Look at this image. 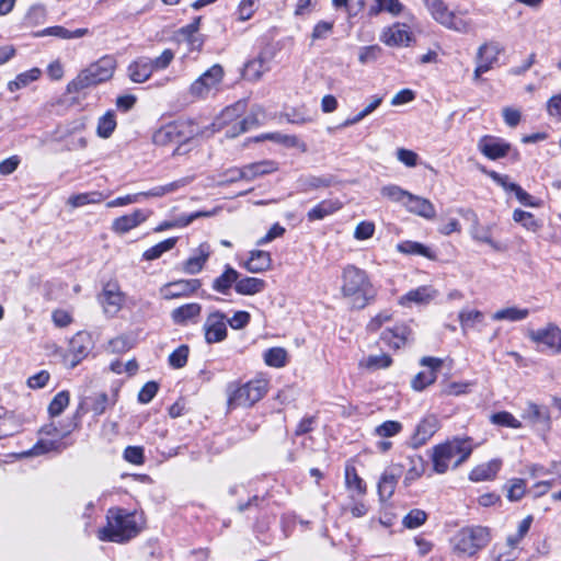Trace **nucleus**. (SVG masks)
Wrapping results in <instances>:
<instances>
[{
    "instance_id": "nucleus-1",
    "label": "nucleus",
    "mask_w": 561,
    "mask_h": 561,
    "mask_svg": "<svg viewBox=\"0 0 561 561\" xmlns=\"http://www.w3.org/2000/svg\"><path fill=\"white\" fill-rule=\"evenodd\" d=\"M341 294L353 309H364L375 300L377 290L366 271L348 264L342 271Z\"/></svg>"
},
{
    "instance_id": "nucleus-2",
    "label": "nucleus",
    "mask_w": 561,
    "mask_h": 561,
    "mask_svg": "<svg viewBox=\"0 0 561 561\" xmlns=\"http://www.w3.org/2000/svg\"><path fill=\"white\" fill-rule=\"evenodd\" d=\"M473 450L470 437H455L432 449L431 459L436 473L443 474L449 468H457L465 462Z\"/></svg>"
},
{
    "instance_id": "nucleus-3",
    "label": "nucleus",
    "mask_w": 561,
    "mask_h": 561,
    "mask_svg": "<svg viewBox=\"0 0 561 561\" xmlns=\"http://www.w3.org/2000/svg\"><path fill=\"white\" fill-rule=\"evenodd\" d=\"M107 525L99 530L102 541L125 542L139 533L136 515L122 508H111L106 515Z\"/></svg>"
},
{
    "instance_id": "nucleus-4",
    "label": "nucleus",
    "mask_w": 561,
    "mask_h": 561,
    "mask_svg": "<svg viewBox=\"0 0 561 561\" xmlns=\"http://www.w3.org/2000/svg\"><path fill=\"white\" fill-rule=\"evenodd\" d=\"M116 59L111 55L101 57L95 62L81 70L79 75L68 83L69 93H78L90 87L98 85L110 80L116 69Z\"/></svg>"
},
{
    "instance_id": "nucleus-5",
    "label": "nucleus",
    "mask_w": 561,
    "mask_h": 561,
    "mask_svg": "<svg viewBox=\"0 0 561 561\" xmlns=\"http://www.w3.org/2000/svg\"><path fill=\"white\" fill-rule=\"evenodd\" d=\"M491 541V533L484 526H466L451 538L454 552L461 557H473Z\"/></svg>"
},
{
    "instance_id": "nucleus-6",
    "label": "nucleus",
    "mask_w": 561,
    "mask_h": 561,
    "mask_svg": "<svg viewBox=\"0 0 561 561\" xmlns=\"http://www.w3.org/2000/svg\"><path fill=\"white\" fill-rule=\"evenodd\" d=\"M265 379H252L244 383H230L227 387L228 410L250 408L259 402L267 392Z\"/></svg>"
},
{
    "instance_id": "nucleus-7",
    "label": "nucleus",
    "mask_w": 561,
    "mask_h": 561,
    "mask_svg": "<svg viewBox=\"0 0 561 561\" xmlns=\"http://www.w3.org/2000/svg\"><path fill=\"white\" fill-rule=\"evenodd\" d=\"M174 57L175 54L170 48L164 49L156 58L140 56L128 65L127 76L135 83H144L150 79L153 72L165 70L174 60Z\"/></svg>"
},
{
    "instance_id": "nucleus-8",
    "label": "nucleus",
    "mask_w": 561,
    "mask_h": 561,
    "mask_svg": "<svg viewBox=\"0 0 561 561\" xmlns=\"http://www.w3.org/2000/svg\"><path fill=\"white\" fill-rule=\"evenodd\" d=\"M199 133L193 129L192 125L168 124L153 134V142L158 146L178 144L173 154H184L191 149V144Z\"/></svg>"
},
{
    "instance_id": "nucleus-9",
    "label": "nucleus",
    "mask_w": 561,
    "mask_h": 561,
    "mask_svg": "<svg viewBox=\"0 0 561 561\" xmlns=\"http://www.w3.org/2000/svg\"><path fill=\"white\" fill-rule=\"evenodd\" d=\"M243 111V104L237 103L234 105L226 107L216 121L201 131V135L209 136L221 129H226V136L229 138L237 137L241 133L249 129V118H241Z\"/></svg>"
},
{
    "instance_id": "nucleus-10",
    "label": "nucleus",
    "mask_w": 561,
    "mask_h": 561,
    "mask_svg": "<svg viewBox=\"0 0 561 561\" xmlns=\"http://www.w3.org/2000/svg\"><path fill=\"white\" fill-rule=\"evenodd\" d=\"M224 75V68L220 65H213L192 82L188 89L190 95L197 100L215 96L221 90Z\"/></svg>"
},
{
    "instance_id": "nucleus-11",
    "label": "nucleus",
    "mask_w": 561,
    "mask_h": 561,
    "mask_svg": "<svg viewBox=\"0 0 561 561\" xmlns=\"http://www.w3.org/2000/svg\"><path fill=\"white\" fill-rule=\"evenodd\" d=\"M432 18L443 26L458 33H468L471 22L459 19L454 11H450L443 0H424Z\"/></svg>"
},
{
    "instance_id": "nucleus-12",
    "label": "nucleus",
    "mask_w": 561,
    "mask_h": 561,
    "mask_svg": "<svg viewBox=\"0 0 561 561\" xmlns=\"http://www.w3.org/2000/svg\"><path fill=\"white\" fill-rule=\"evenodd\" d=\"M93 340L90 333L80 331L73 335L69 342V348L64 359L65 363L73 368L84 359L93 348Z\"/></svg>"
},
{
    "instance_id": "nucleus-13",
    "label": "nucleus",
    "mask_w": 561,
    "mask_h": 561,
    "mask_svg": "<svg viewBox=\"0 0 561 561\" xmlns=\"http://www.w3.org/2000/svg\"><path fill=\"white\" fill-rule=\"evenodd\" d=\"M503 47L496 42H488L482 44L477 53V67L473 72V79L479 80L481 76L491 70L497 62Z\"/></svg>"
},
{
    "instance_id": "nucleus-14",
    "label": "nucleus",
    "mask_w": 561,
    "mask_h": 561,
    "mask_svg": "<svg viewBox=\"0 0 561 561\" xmlns=\"http://www.w3.org/2000/svg\"><path fill=\"white\" fill-rule=\"evenodd\" d=\"M203 331L207 344L226 340L228 335L226 314L219 310L210 312L203 324Z\"/></svg>"
},
{
    "instance_id": "nucleus-15",
    "label": "nucleus",
    "mask_w": 561,
    "mask_h": 561,
    "mask_svg": "<svg viewBox=\"0 0 561 561\" xmlns=\"http://www.w3.org/2000/svg\"><path fill=\"white\" fill-rule=\"evenodd\" d=\"M116 403V396L114 394L112 398H110L105 392H96L92 393L88 397H84L77 410L76 415L80 416L85 413H92L94 417H98L105 413V411L115 405Z\"/></svg>"
},
{
    "instance_id": "nucleus-16",
    "label": "nucleus",
    "mask_w": 561,
    "mask_h": 561,
    "mask_svg": "<svg viewBox=\"0 0 561 561\" xmlns=\"http://www.w3.org/2000/svg\"><path fill=\"white\" fill-rule=\"evenodd\" d=\"M380 41L390 47L409 46L413 41L410 24L397 22L383 28Z\"/></svg>"
},
{
    "instance_id": "nucleus-17",
    "label": "nucleus",
    "mask_w": 561,
    "mask_h": 561,
    "mask_svg": "<svg viewBox=\"0 0 561 561\" xmlns=\"http://www.w3.org/2000/svg\"><path fill=\"white\" fill-rule=\"evenodd\" d=\"M523 419L542 435L547 434L551 428V416L547 407L528 402L524 410Z\"/></svg>"
},
{
    "instance_id": "nucleus-18",
    "label": "nucleus",
    "mask_w": 561,
    "mask_h": 561,
    "mask_svg": "<svg viewBox=\"0 0 561 561\" xmlns=\"http://www.w3.org/2000/svg\"><path fill=\"white\" fill-rule=\"evenodd\" d=\"M422 366H425L428 368V370L420 371L414 376V378L411 381V387L415 391H422L427 386L434 383L437 378V371L440 369L443 365V360L437 357H423L420 362Z\"/></svg>"
},
{
    "instance_id": "nucleus-19",
    "label": "nucleus",
    "mask_w": 561,
    "mask_h": 561,
    "mask_svg": "<svg viewBox=\"0 0 561 561\" xmlns=\"http://www.w3.org/2000/svg\"><path fill=\"white\" fill-rule=\"evenodd\" d=\"M529 337L535 343L545 344L554 353H561V329L549 323L546 328L529 332Z\"/></svg>"
},
{
    "instance_id": "nucleus-20",
    "label": "nucleus",
    "mask_w": 561,
    "mask_h": 561,
    "mask_svg": "<svg viewBox=\"0 0 561 561\" xmlns=\"http://www.w3.org/2000/svg\"><path fill=\"white\" fill-rule=\"evenodd\" d=\"M438 296V290L431 285L420 286L411 289L405 295L399 298V305L402 307H411L412 305L424 306L428 305Z\"/></svg>"
},
{
    "instance_id": "nucleus-21",
    "label": "nucleus",
    "mask_w": 561,
    "mask_h": 561,
    "mask_svg": "<svg viewBox=\"0 0 561 561\" xmlns=\"http://www.w3.org/2000/svg\"><path fill=\"white\" fill-rule=\"evenodd\" d=\"M480 151L491 160L507 156L512 149L510 142L494 136H484L479 141Z\"/></svg>"
},
{
    "instance_id": "nucleus-22",
    "label": "nucleus",
    "mask_w": 561,
    "mask_h": 561,
    "mask_svg": "<svg viewBox=\"0 0 561 561\" xmlns=\"http://www.w3.org/2000/svg\"><path fill=\"white\" fill-rule=\"evenodd\" d=\"M150 214L151 211L147 209H136L131 214L114 219L112 222V230L118 234L127 233L131 229L145 222Z\"/></svg>"
},
{
    "instance_id": "nucleus-23",
    "label": "nucleus",
    "mask_w": 561,
    "mask_h": 561,
    "mask_svg": "<svg viewBox=\"0 0 561 561\" xmlns=\"http://www.w3.org/2000/svg\"><path fill=\"white\" fill-rule=\"evenodd\" d=\"M201 287L199 279H180L171 282L161 288L164 299L170 300L195 293Z\"/></svg>"
},
{
    "instance_id": "nucleus-24",
    "label": "nucleus",
    "mask_w": 561,
    "mask_h": 561,
    "mask_svg": "<svg viewBox=\"0 0 561 561\" xmlns=\"http://www.w3.org/2000/svg\"><path fill=\"white\" fill-rule=\"evenodd\" d=\"M411 336V328L405 323H398L392 328H387L381 333L380 340L389 347L400 348L408 343Z\"/></svg>"
},
{
    "instance_id": "nucleus-25",
    "label": "nucleus",
    "mask_w": 561,
    "mask_h": 561,
    "mask_svg": "<svg viewBox=\"0 0 561 561\" xmlns=\"http://www.w3.org/2000/svg\"><path fill=\"white\" fill-rule=\"evenodd\" d=\"M178 186H179L178 182H173L168 185L154 187L147 193L129 194V195L121 196V197L110 201L106 204V207L113 208V207L126 206V205L138 202L140 196H153V197L162 196L167 193L173 192Z\"/></svg>"
},
{
    "instance_id": "nucleus-26",
    "label": "nucleus",
    "mask_w": 561,
    "mask_h": 561,
    "mask_svg": "<svg viewBox=\"0 0 561 561\" xmlns=\"http://www.w3.org/2000/svg\"><path fill=\"white\" fill-rule=\"evenodd\" d=\"M401 472L402 468L400 466H392L383 471L378 481V494L380 501L385 502L393 495Z\"/></svg>"
},
{
    "instance_id": "nucleus-27",
    "label": "nucleus",
    "mask_w": 561,
    "mask_h": 561,
    "mask_svg": "<svg viewBox=\"0 0 561 561\" xmlns=\"http://www.w3.org/2000/svg\"><path fill=\"white\" fill-rule=\"evenodd\" d=\"M100 301L106 314L115 316L122 308L123 294L116 285L107 284L100 296Z\"/></svg>"
},
{
    "instance_id": "nucleus-28",
    "label": "nucleus",
    "mask_w": 561,
    "mask_h": 561,
    "mask_svg": "<svg viewBox=\"0 0 561 561\" xmlns=\"http://www.w3.org/2000/svg\"><path fill=\"white\" fill-rule=\"evenodd\" d=\"M404 206L410 213H413L427 220H432L436 216L434 205L426 198L413 195L410 193L408 199L404 201Z\"/></svg>"
},
{
    "instance_id": "nucleus-29",
    "label": "nucleus",
    "mask_w": 561,
    "mask_h": 561,
    "mask_svg": "<svg viewBox=\"0 0 561 561\" xmlns=\"http://www.w3.org/2000/svg\"><path fill=\"white\" fill-rule=\"evenodd\" d=\"M202 312V306L197 302L182 305L171 312L174 324L186 325L188 322H196Z\"/></svg>"
},
{
    "instance_id": "nucleus-30",
    "label": "nucleus",
    "mask_w": 561,
    "mask_h": 561,
    "mask_svg": "<svg viewBox=\"0 0 561 561\" xmlns=\"http://www.w3.org/2000/svg\"><path fill=\"white\" fill-rule=\"evenodd\" d=\"M501 467V459H492L488 462L474 467L469 473V479L473 482L493 480L497 476Z\"/></svg>"
},
{
    "instance_id": "nucleus-31",
    "label": "nucleus",
    "mask_w": 561,
    "mask_h": 561,
    "mask_svg": "<svg viewBox=\"0 0 561 561\" xmlns=\"http://www.w3.org/2000/svg\"><path fill=\"white\" fill-rule=\"evenodd\" d=\"M271 254L262 250H253L250 252V257L244 263V267L250 273H262L271 267Z\"/></svg>"
},
{
    "instance_id": "nucleus-32",
    "label": "nucleus",
    "mask_w": 561,
    "mask_h": 561,
    "mask_svg": "<svg viewBox=\"0 0 561 561\" xmlns=\"http://www.w3.org/2000/svg\"><path fill=\"white\" fill-rule=\"evenodd\" d=\"M89 34H90V30L85 28V27L77 28L75 31H69L68 28H66L64 26L56 25V26L46 27V28L37 32L36 36H39V37L55 36V37L62 38V39H73V38L83 37Z\"/></svg>"
},
{
    "instance_id": "nucleus-33",
    "label": "nucleus",
    "mask_w": 561,
    "mask_h": 561,
    "mask_svg": "<svg viewBox=\"0 0 561 561\" xmlns=\"http://www.w3.org/2000/svg\"><path fill=\"white\" fill-rule=\"evenodd\" d=\"M494 181L502 186L507 192H513L515 194V197L518 199L520 204L524 206H530L536 207L539 206V202L528 194L526 191H524L519 185L515 183H508L506 181V178H493Z\"/></svg>"
},
{
    "instance_id": "nucleus-34",
    "label": "nucleus",
    "mask_w": 561,
    "mask_h": 561,
    "mask_svg": "<svg viewBox=\"0 0 561 561\" xmlns=\"http://www.w3.org/2000/svg\"><path fill=\"white\" fill-rule=\"evenodd\" d=\"M342 207L339 201H322L307 213L309 221L322 220Z\"/></svg>"
},
{
    "instance_id": "nucleus-35",
    "label": "nucleus",
    "mask_w": 561,
    "mask_h": 561,
    "mask_svg": "<svg viewBox=\"0 0 561 561\" xmlns=\"http://www.w3.org/2000/svg\"><path fill=\"white\" fill-rule=\"evenodd\" d=\"M268 70V60L263 55H260L245 64L243 76L248 80L256 81Z\"/></svg>"
},
{
    "instance_id": "nucleus-36",
    "label": "nucleus",
    "mask_w": 561,
    "mask_h": 561,
    "mask_svg": "<svg viewBox=\"0 0 561 561\" xmlns=\"http://www.w3.org/2000/svg\"><path fill=\"white\" fill-rule=\"evenodd\" d=\"M471 237L477 242L486 243L495 251H503L505 248L496 242L492 238V229L490 226H482L480 224H474L470 230Z\"/></svg>"
},
{
    "instance_id": "nucleus-37",
    "label": "nucleus",
    "mask_w": 561,
    "mask_h": 561,
    "mask_svg": "<svg viewBox=\"0 0 561 561\" xmlns=\"http://www.w3.org/2000/svg\"><path fill=\"white\" fill-rule=\"evenodd\" d=\"M266 283L257 277L238 278L234 289L240 295H255L265 289Z\"/></svg>"
},
{
    "instance_id": "nucleus-38",
    "label": "nucleus",
    "mask_w": 561,
    "mask_h": 561,
    "mask_svg": "<svg viewBox=\"0 0 561 561\" xmlns=\"http://www.w3.org/2000/svg\"><path fill=\"white\" fill-rule=\"evenodd\" d=\"M238 278L239 273L231 266L227 265L225 272L215 278L213 283V289L224 295L228 294L232 284H237Z\"/></svg>"
},
{
    "instance_id": "nucleus-39",
    "label": "nucleus",
    "mask_w": 561,
    "mask_h": 561,
    "mask_svg": "<svg viewBox=\"0 0 561 561\" xmlns=\"http://www.w3.org/2000/svg\"><path fill=\"white\" fill-rule=\"evenodd\" d=\"M345 484L353 495H364L367 491L364 480L358 476L354 466L345 467Z\"/></svg>"
},
{
    "instance_id": "nucleus-40",
    "label": "nucleus",
    "mask_w": 561,
    "mask_h": 561,
    "mask_svg": "<svg viewBox=\"0 0 561 561\" xmlns=\"http://www.w3.org/2000/svg\"><path fill=\"white\" fill-rule=\"evenodd\" d=\"M397 250L408 255H421L431 260L435 257L434 252L430 248L416 241H402L397 244Z\"/></svg>"
},
{
    "instance_id": "nucleus-41",
    "label": "nucleus",
    "mask_w": 561,
    "mask_h": 561,
    "mask_svg": "<svg viewBox=\"0 0 561 561\" xmlns=\"http://www.w3.org/2000/svg\"><path fill=\"white\" fill-rule=\"evenodd\" d=\"M42 71L39 68H32L27 71L19 73L14 80L9 81L8 90L10 92H14L16 90L23 89L31 84L32 82L39 79Z\"/></svg>"
},
{
    "instance_id": "nucleus-42",
    "label": "nucleus",
    "mask_w": 561,
    "mask_h": 561,
    "mask_svg": "<svg viewBox=\"0 0 561 561\" xmlns=\"http://www.w3.org/2000/svg\"><path fill=\"white\" fill-rule=\"evenodd\" d=\"M117 126L115 112L110 110L98 119L96 135L107 139L112 136Z\"/></svg>"
},
{
    "instance_id": "nucleus-43",
    "label": "nucleus",
    "mask_w": 561,
    "mask_h": 561,
    "mask_svg": "<svg viewBox=\"0 0 561 561\" xmlns=\"http://www.w3.org/2000/svg\"><path fill=\"white\" fill-rule=\"evenodd\" d=\"M277 171L276 162L265 160L243 167V169L240 170V175H267Z\"/></svg>"
},
{
    "instance_id": "nucleus-44",
    "label": "nucleus",
    "mask_w": 561,
    "mask_h": 561,
    "mask_svg": "<svg viewBox=\"0 0 561 561\" xmlns=\"http://www.w3.org/2000/svg\"><path fill=\"white\" fill-rule=\"evenodd\" d=\"M513 219L531 232H538L543 226L542 221L537 219L534 214L522 209L514 210Z\"/></svg>"
},
{
    "instance_id": "nucleus-45",
    "label": "nucleus",
    "mask_w": 561,
    "mask_h": 561,
    "mask_svg": "<svg viewBox=\"0 0 561 561\" xmlns=\"http://www.w3.org/2000/svg\"><path fill=\"white\" fill-rule=\"evenodd\" d=\"M66 447L67 445L60 442V439H41L25 455L39 456L49 451H61Z\"/></svg>"
},
{
    "instance_id": "nucleus-46",
    "label": "nucleus",
    "mask_w": 561,
    "mask_h": 561,
    "mask_svg": "<svg viewBox=\"0 0 561 561\" xmlns=\"http://www.w3.org/2000/svg\"><path fill=\"white\" fill-rule=\"evenodd\" d=\"M263 358L267 366L282 368L287 365L288 353L283 347H271L264 352Z\"/></svg>"
},
{
    "instance_id": "nucleus-47",
    "label": "nucleus",
    "mask_w": 561,
    "mask_h": 561,
    "mask_svg": "<svg viewBox=\"0 0 561 561\" xmlns=\"http://www.w3.org/2000/svg\"><path fill=\"white\" fill-rule=\"evenodd\" d=\"M529 310L528 309H520L517 307H508L501 310H497L493 313L492 319L495 321H520L528 317Z\"/></svg>"
},
{
    "instance_id": "nucleus-48",
    "label": "nucleus",
    "mask_w": 561,
    "mask_h": 561,
    "mask_svg": "<svg viewBox=\"0 0 561 561\" xmlns=\"http://www.w3.org/2000/svg\"><path fill=\"white\" fill-rule=\"evenodd\" d=\"M178 238H168L150 249L146 250L142 254L144 260L153 261L159 259L163 253L172 250L176 244Z\"/></svg>"
},
{
    "instance_id": "nucleus-49",
    "label": "nucleus",
    "mask_w": 561,
    "mask_h": 561,
    "mask_svg": "<svg viewBox=\"0 0 561 561\" xmlns=\"http://www.w3.org/2000/svg\"><path fill=\"white\" fill-rule=\"evenodd\" d=\"M409 460H410V468L408 469L404 480H403V484L405 486L411 485L415 480L420 479L425 470L424 461H423L422 457H420V456L410 457Z\"/></svg>"
},
{
    "instance_id": "nucleus-50",
    "label": "nucleus",
    "mask_w": 561,
    "mask_h": 561,
    "mask_svg": "<svg viewBox=\"0 0 561 561\" xmlns=\"http://www.w3.org/2000/svg\"><path fill=\"white\" fill-rule=\"evenodd\" d=\"M505 489L507 491V499L511 502H517L524 497L527 490V483L524 479L513 478L507 481Z\"/></svg>"
},
{
    "instance_id": "nucleus-51",
    "label": "nucleus",
    "mask_w": 561,
    "mask_h": 561,
    "mask_svg": "<svg viewBox=\"0 0 561 561\" xmlns=\"http://www.w3.org/2000/svg\"><path fill=\"white\" fill-rule=\"evenodd\" d=\"M20 431V423L10 413L0 414V439L14 435Z\"/></svg>"
},
{
    "instance_id": "nucleus-52",
    "label": "nucleus",
    "mask_w": 561,
    "mask_h": 561,
    "mask_svg": "<svg viewBox=\"0 0 561 561\" xmlns=\"http://www.w3.org/2000/svg\"><path fill=\"white\" fill-rule=\"evenodd\" d=\"M377 7L370 9V14H378L381 11H386L392 15H399L403 12L404 5L400 0H375Z\"/></svg>"
},
{
    "instance_id": "nucleus-53",
    "label": "nucleus",
    "mask_w": 561,
    "mask_h": 561,
    "mask_svg": "<svg viewBox=\"0 0 561 561\" xmlns=\"http://www.w3.org/2000/svg\"><path fill=\"white\" fill-rule=\"evenodd\" d=\"M190 347L186 344L180 345L168 358L169 365L174 369L183 368L188 358Z\"/></svg>"
},
{
    "instance_id": "nucleus-54",
    "label": "nucleus",
    "mask_w": 561,
    "mask_h": 561,
    "mask_svg": "<svg viewBox=\"0 0 561 561\" xmlns=\"http://www.w3.org/2000/svg\"><path fill=\"white\" fill-rule=\"evenodd\" d=\"M484 316L479 310H462L459 313V321L463 331L472 329L476 324L481 323Z\"/></svg>"
},
{
    "instance_id": "nucleus-55",
    "label": "nucleus",
    "mask_w": 561,
    "mask_h": 561,
    "mask_svg": "<svg viewBox=\"0 0 561 561\" xmlns=\"http://www.w3.org/2000/svg\"><path fill=\"white\" fill-rule=\"evenodd\" d=\"M491 423L504 427L520 428L522 423L512 413L502 411L490 416Z\"/></svg>"
},
{
    "instance_id": "nucleus-56",
    "label": "nucleus",
    "mask_w": 561,
    "mask_h": 561,
    "mask_svg": "<svg viewBox=\"0 0 561 561\" xmlns=\"http://www.w3.org/2000/svg\"><path fill=\"white\" fill-rule=\"evenodd\" d=\"M102 198V194L98 192L81 193L70 196L68 198V204L73 208H78L91 203H100Z\"/></svg>"
},
{
    "instance_id": "nucleus-57",
    "label": "nucleus",
    "mask_w": 561,
    "mask_h": 561,
    "mask_svg": "<svg viewBox=\"0 0 561 561\" xmlns=\"http://www.w3.org/2000/svg\"><path fill=\"white\" fill-rule=\"evenodd\" d=\"M69 404V392H58L48 405V412L51 416H58Z\"/></svg>"
},
{
    "instance_id": "nucleus-58",
    "label": "nucleus",
    "mask_w": 561,
    "mask_h": 561,
    "mask_svg": "<svg viewBox=\"0 0 561 561\" xmlns=\"http://www.w3.org/2000/svg\"><path fill=\"white\" fill-rule=\"evenodd\" d=\"M46 14L45 5L39 3L33 4L25 15V21L28 25H39L45 22Z\"/></svg>"
},
{
    "instance_id": "nucleus-59",
    "label": "nucleus",
    "mask_w": 561,
    "mask_h": 561,
    "mask_svg": "<svg viewBox=\"0 0 561 561\" xmlns=\"http://www.w3.org/2000/svg\"><path fill=\"white\" fill-rule=\"evenodd\" d=\"M207 259L208 253L204 251H201L199 255L187 259L186 262L184 263L185 273L192 275L199 273L204 264L206 263Z\"/></svg>"
},
{
    "instance_id": "nucleus-60",
    "label": "nucleus",
    "mask_w": 561,
    "mask_h": 561,
    "mask_svg": "<svg viewBox=\"0 0 561 561\" xmlns=\"http://www.w3.org/2000/svg\"><path fill=\"white\" fill-rule=\"evenodd\" d=\"M402 430V424L397 421H386L375 428V434L379 437H392L399 434Z\"/></svg>"
},
{
    "instance_id": "nucleus-61",
    "label": "nucleus",
    "mask_w": 561,
    "mask_h": 561,
    "mask_svg": "<svg viewBox=\"0 0 561 561\" xmlns=\"http://www.w3.org/2000/svg\"><path fill=\"white\" fill-rule=\"evenodd\" d=\"M427 518V515L424 511L422 510H412L410 511L405 517L403 518V525L407 527V528H416V527H420L421 525H423L425 523Z\"/></svg>"
},
{
    "instance_id": "nucleus-62",
    "label": "nucleus",
    "mask_w": 561,
    "mask_h": 561,
    "mask_svg": "<svg viewBox=\"0 0 561 561\" xmlns=\"http://www.w3.org/2000/svg\"><path fill=\"white\" fill-rule=\"evenodd\" d=\"M381 194L393 202H399L404 205V201L408 199L410 193L396 185H388L382 187Z\"/></svg>"
},
{
    "instance_id": "nucleus-63",
    "label": "nucleus",
    "mask_w": 561,
    "mask_h": 561,
    "mask_svg": "<svg viewBox=\"0 0 561 561\" xmlns=\"http://www.w3.org/2000/svg\"><path fill=\"white\" fill-rule=\"evenodd\" d=\"M436 431V420L425 419L423 420L416 427V436L420 440L425 442Z\"/></svg>"
},
{
    "instance_id": "nucleus-64",
    "label": "nucleus",
    "mask_w": 561,
    "mask_h": 561,
    "mask_svg": "<svg viewBox=\"0 0 561 561\" xmlns=\"http://www.w3.org/2000/svg\"><path fill=\"white\" fill-rule=\"evenodd\" d=\"M124 459L133 465H142L145 462V450L140 446H128L124 450Z\"/></svg>"
}]
</instances>
